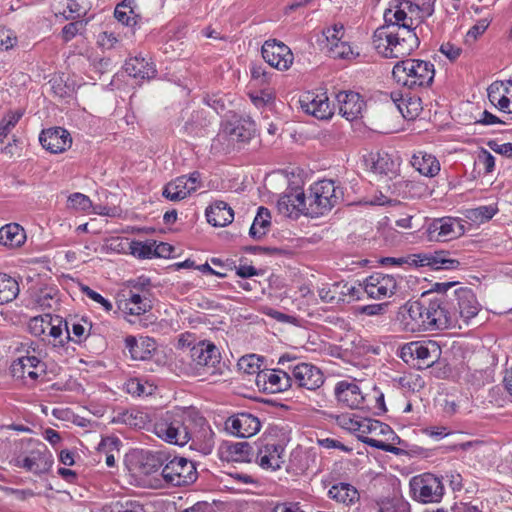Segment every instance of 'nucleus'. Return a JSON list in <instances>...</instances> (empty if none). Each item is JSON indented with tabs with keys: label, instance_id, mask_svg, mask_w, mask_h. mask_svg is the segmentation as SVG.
<instances>
[{
	"label": "nucleus",
	"instance_id": "obj_9",
	"mask_svg": "<svg viewBox=\"0 0 512 512\" xmlns=\"http://www.w3.org/2000/svg\"><path fill=\"white\" fill-rule=\"evenodd\" d=\"M161 475L167 484L184 486L194 483L198 473L194 462L184 457H174L162 468Z\"/></svg>",
	"mask_w": 512,
	"mask_h": 512
},
{
	"label": "nucleus",
	"instance_id": "obj_30",
	"mask_svg": "<svg viewBox=\"0 0 512 512\" xmlns=\"http://www.w3.org/2000/svg\"><path fill=\"white\" fill-rule=\"evenodd\" d=\"M391 99L401 115L407 120L416 119L423 110L421 98L418 96L403 98L400 93H391Z\"/></svg>",
	"mask_w": 512,
	"mask_h": 512
},
{
	"label": "nucleus",
	"instance_id": "obj_42",
	"mask_svg": "<svg viewBox=\"0 0 512 512\" xmlns=\"http://www.w3.org/2000/svg\"><path fill=\"white\" fill-rule=\"evenodd\" d=\"M112 422L125 424L135 429H142L148 422V416L142 411L126 410L114 416Z\"/></svg>",
	"mask_w": 512,
	"mask_h": 512
},
{
	"label": "nucleus",
	"instance_id": "obj_48",
	"mask_svg": "<svg viewBox=\"0 0 512 512\" xmlns=\"http://www.w3.org/2000/svg\"><path fill=\"white\" fill-rule=\"evenodd\" d=\"M478 106L470 101L464 102L459 107V121L466 125H476L480 122L478 119Z\"/></svg>",
	"mask_w": 512,
	"mask_h": 512
},
{
	"label": "nucleus",
	"instance_id": "obj_20",
	"mask_svg": "<svg viewBox=\"0 0 512 512\" xmlns=\"http://www.w3.org/2000/svg\"><path fill=\"white\" fill-rule=\"evenodd\" d=\"M292 381L297 386L308 390H316L324 383L322 371L315 365L309 363H300L293 368Z\"/></svg>",
	"mask_w": 512,
	"mask_h": 512
},
{
	"label": "nucleus",
	"instance_id": "obj_23",
	"mask_svg": "<svg viewBox=\"0 0 512 512\" xmlns=\"http://www.w3.org/2000/svg\"><path fill=\"white\" fill-rule=\"evenodd\" d=\"M277 210L285 217H298L299 214L308 215L307 199L304 192L295 190L279 197Z\"/></svg>",
	"mask_w": 512,
	"mask_h": 512
},
{
	"label": "nucleus",
	"instance_id": "obj_50",
	"mask_svg": "<svg viewBox=\"0 0 512 512\" xmlns=\"http://www.w3.org/2000/svg\"><path fill=\"white\" fill-rule=\"evenodd\" d=\"M344 34L345 29L342 24H334L333 26L323 30V35L325 37L324 49L328 51L334 44L341 43L343 41Z\"/></svg>",
	"mask_w": 512,
	"mask_h": 512
},
{
	"label": "nucleus",
	"instance_id": "obj_16",
	"mask_svg": "<svg viewBox=\"0 0 512 512\" xmlns=\"http://www.w3.org/2000/svg\"><path fill=\"white\" fill-rule=\"evenodd\" d=\"M255 383L264 392L279 393L291 387L292 378L280 369L263 370L256 376Z\"/></svg>",
	"mask_w": 512,
	"mask_h": 512
},
{
	"label": "nucleus",
	"instance_id": "obj_36",
	"mask_svg": "<svg viewBox=\"0 0 512 512\" xmlns=\"http://www.w3.org/2000/svg\"><path fill=\"white\" fill-rule=\"evenodd\" d=\"M126 73L138 80L151 79L156 75L154 65L142 57L129 58L124 66Z\"/></svg>",
	"mask_w": 512,
	"mask_h": 512
},
{
	"label": "nucleus",
	"instance_id": "obj_15",
	"mask_svg": "<svg viewBox=\"0 0 512 512\" xmlns=\"http://www.w3.org/2000/svg\"><path fill=\"white\" fill-rule=\"evenodd\" d=\"M363 290L372 299L391 297L397 290V281L392 275L374 273L364 280Z\"/></svg>",
	"mask_w": 512,
	"mask_h": 512
},
{
	"label": "nucleus",
	"instance_id": "obj_47",
	"mask_svg": "<svg viewBox=\"0 0 512 512\" xmlns=\"http://www.w3.org/2000/svg\"><path fill=\"white\" fill-rule=\"evenodd\" d=\"M487 363V367L482 370V378H485L487 382L494 381L495 369L498 366V355L497 352L489 347L487 349L482 348V363Z\"/></svg>",
	"mask_w": 512,
	"mask_h": 512
},
{
	"label": "nucleus",
	"instance_id": "obj_55",
	"mask_svg": "<svg viewBox=\"0 0 512 512\" xmlns=\"http://www.w3.org/2000/svg\"><path fill=\"white\" fill-rule=\"evenodd\" d=\"M51 315L46 314L44 316H36L30 319L28 323V329L34 336H41L48 331L51 326Z\"/></svg>",
	"mask_w": 512,
	"mask_h": 512
},
{
	"label": "nucleus",
	"instance_id": "obj_1",
	"mask_svg": "<svg viewBox=\"0 0 512 512\" xmlns=\"http://www.w3.org/2000/svg\"><path fill=\"white\" fill-rule=\"evenodd\" d=\"M372 43L377 52L385 58H404L415 51L420 44L415 31L400 28V31L377 28Z\"/></svg>",
	"mask_w": 512,
	"mask_h": 512
},
{
	"label": "nucleus",
	"instance_id": "obj_37",
	"mask_svg": "<svg viewBox=\"0 0 512 512\" xmlns=\"http://www.w3.org/2000/svg\"><path fill=\"white\" fill-rule=\"evenodd\" d=\"M328 496L346 506L353 505L360 499L358 490L353 485L344 482L333 485L328 491Z\"/></svg>",
	"mask_w": 512,
	"mask_h": 512
},
{
	"label": "nucleus",
	"instance_id": "obj_64",
	"mask_svg": "<svg viewBox=\"0 0 512 512\" xmlns=\"http://www.w3.org/2000/svg\"><path fill=\"white\" fill-rule=\"evenodd\" d=\"M486 144L495 153L512 159V143L511 142L499 144L497 140H489V141H487Z\"/></svg>",
	"mask_w": 512,
	"mask_h": 512
},
{
	"label": "nucleus",
	"instance_id": "obj_61",
	"mask_svg": "<svg viewBox=\"0 0 512 512\" xmlns=\"http://www.w3.org/2000/svg\"><path fill=\"white\" fill-rule=\"evenodd\" d=\"M126 387L128 393L137 396L151 395L154 389L152 385H150L147 389V387L141 383L139 379H130L126 384Z\"/></svg>",
	"mask_w": 512,
	"mask_h": 512
},
{
	"label": "nucleus",
	"instance_id": "obj_57",
	"mask_svg": "<svg viewBox=\"0 0 512 512\" xmlns=\"http://www.w3.org/2000/svg\"><path fill=\"white\" fill-rule=\"evenodd\" d=\"M260 358L255 355L244 356L239 360L238 366L244 373L256 374L263 372L260 370Z\"/></svg>",
	"mask_w": 512,
	"mask_h": 512
},
{
	"label": "nucleus",
	"instance_id": "obj_49",
	"mask_svg": "<svg viewBox=\"0 0 512 512\" xmlns=\"http://www.w3.org/2000/svg\"><path fill=\"white\" fill-rule=\"evenodd\" d=\"M119 443L120 441L116 437H106L98 444L97 450L99 453L105 454V462L108 467H113L115 465V457L112 452L114 450L119 451Z\"/></svg>",
	"mask_w": 512,
	"mask_h": 512
},
{
	"label": "nucleus",
	"instance_id": "obj_18",
	"mask_svg": "<svg viewBox=\"0 0 512 512\" xmlns=\"http://www.w3.org/2000/svg\"><path fill=\"white\" fill-rule=\"evenodd\" d=\"M225 428L231 434L248 438L255 435L261 428L260 420L250 413H238L225 422Z\"/></svg>",
	"mask_w": 512,
	"mask_h": 512
},
{
	"label": "nucleus",
	"instance_id": "obj_22",
	"mask_svg": "<svg viewBox=\"0 0 512 512\" xmlns=\"http://www.w3.org/2000/svg\"><path fill=\"white\" fill-rule=\"evenodd\" d=\"M300 105L304 112L320 120H327L333 115L329 98L324 93L317 95L307 92L301 96Z\"/></svg>",
	"mask_w": 512,
	"mask_h": 512
},
{
	"label": "nucleus",
	"instance_id": "obj_3",
	"mask_svg": "<svg viewBox=\"0 0 512 512\" xmlns=\"http://www.w3.org/2000/svg\"><path fill=\"white\" fill-rule=\"evenodd\" d=\"M392 76L399 85L409 89H417L431 86L435 69L429 61L406 59L394 65Z\"/></svg>",
	"mask_w": 512,
	"mask_h": 512
},
{
	"label": "nucleus",
	"instance_id": "obj_39",
	"mask_svg": "<svg viewBox=\"0 0 512 512\" xmlns=\"http://www.w3.org/2000/svg\"><path fill=\"white\" fill-rule=\"evenodd\" d=\"M412 166L421 174L427 177H434L440 171L439 161L427 153H418L413 155Z\"/></svg>",
	"mask_w": 512,
	"mask_h": 512
},
{
	"label": "nucleus",
	"instance_id": "obj_32",
	"mask_svg": "<svg viewBox=\"0 0 512 512\" xmlns=\"http://www.w3.org/2000/svg\"><path fill=\"white\" fill-rule=\"evenodd\" d=\"M207 221L215 227H225L234 219L232 208L224 201H215L206 209Z\"/></svg>",
	"mask_w": 512,
	"mask_h": 512
},
{
	"label": "nucleus",
	"instance_id": "obj_54",
	"mask_svg": "<svg viewBox=\"0 0 512 512\" xmlns=\"http://www.w3.org/2000/svg\"><path fill=\"white\" fill-rule=\"evenodd\" d=\"M380 512H411L410 504L402 497H393L380 503Z\"/></svg>",
	"mask_w": 512,
	"mask_h": 512
},
{
	"label": "nucleus",
	"instance_id": "obj_4",
	"mask_svg": "<svg viewBox=\"0 0 512 512\" xmlns=\"http://www.w3.org/2000/svg\"><path fill=\"white\" fill-rule=\"evenodd\" d=\"M343 193L332 180L313 184L307 199L308 215L319 217L329 212L342 200Z\"/></svg>",
	"mask_w": 512,
	"mask_h": 512
},
{
	"label": "nucleus",
	"instance_id": "obj_28",
	"mask_svg": "<svg viewBox=\"0 0 512 512\" xmlns=\"http://www.w3.org/2000/svg\"><path fill=\"white\" fill-rule=\"evenodd\" d=\"M459 315L463 322L468 324L479 313L477 295L470 288H460L456 291Z\"/></svg>",
	"mask_w": 512,
	"mask_h": 512
},
{
	"label": "nucleus",
	"instance_id": "obj_43",
	"mask_svg": "<svg viewBox=\"0 0 512 512\" xmlns=\"http://www.w3.org/2000/svg\"><path fill=\"white\" fill-rule=\"evenodd\" d=\"M270 225V213L267 208L259 207L257 215L250 227L249 234L254 239H261Z\"/></svg>",
	"mask_w": 512,
	"mask_h": 512
},
{
	"label": "nucleus",
	"instance_id": "obj_52",
	"mask_svg": "<svg viewBox=\"0 0 512 512\" xmlns=\"http://www.w3.org/2000/svg\"><path fill=\"white\" fill-rule=\"evenodd\" d=\"M92 325L86 319L82 318L81 322H72L70 328V341L80 344L89 335Z\"/></svg>",
	"mask_w": 512,
	"mask_h": 512
},
{
	"label": "nucleus",
	"instance_id": "obj_11",
	"mask_svg": "<svg viewBox=\"0 0 512 512\" xmlns=\"http://www.w3.org/2000/svg\"><path fill=\"white\" fill-rule=\"evenodd\" d=\"M390 432L392 431L389 425L378 420L362 418L357 424L355 434L360 441L373 448L399 455L401 453L399 448L368 436L369 434H387Z\"/></svg>",
	"mask_w": 512,
	"mask_h": 512
},
{
	"label": "nucleus",
	"instance_id": "obj_2",
	"mask_svg": "<svg viewBox=\"0 0 512 512\" xmlns=\"http://www.w3.org/2000/svg\"><path fill=\"white\" fill-rule=\"evenodd\" d=\"M192 407L175 408L159 415L154 423L153 432L161 440L178 446L187 444L186 427L190 422Z\"/></svg>",
	"mask_w": 512,
	"mask_h": 512
},
{
	"label": "nucleus",
	"instance_id": "obj_13",
	"mask_svg": "<svg viewBox=\"0 0 512 512\" xmlns=\"http://www.w3.org/2000/svg\"><path fill=\"white\" fill-rule=\"evenodd\" d=\"M429 329H448L457 325L455 313L444 297H437L426 302Z\"/></svg>",
	"mask_w": 512,
	"mask_h": 512
},
{
	"label": "nucleus",
	"instance_id": "obj_34",
	"mask_svg": "<svg viewBox=\"0 0 512 512\" xmlns=\"http://www.w3.org/2000/svg\"><path fill=\"white\" fill-rule=\"evenodd\" d=\"M26 241V233L17 223H9L0 228V245L15 249L21 247Z\"/></svg>",
	"mask_w": 512,
	"mask_h": 512
},
{
	"label": "nucleus",
	"instance_id": "obj_14",
	"mask_svg": "<svg viewBox=\"0 0 512 512\" xmlns=\"http://www.w3.org/2000/svg\"><path fill=\"white\" fill-rule=\"evenodd\" d=\"M404 328L410 332H420L429 329L426 301L407 302L401 311Z\"/></svg>",
	"mask_w": 512,
	"mask_h": 512
},
{
	"label": "nucleus",
	"instance_id": "obj_40",
	"mask_svg": "<svg viewBox=\"0 0 512 512\" xmlns=\"http://www.w3.org/2000/svg\"><path fill=\"white\" fill-rule=\"evenodd\" d=\"M48 334L53 338V345L55 347H64L65 344L70 342L69 323L58 316L51 318Z\"/></svg>",
	"mask_w": 512,
	"mask_h": 512
},
{
	"label": "nucleus",
	"instance_id": "obj_58",
	"mask_svg": "<svg viewBox=\"0 0 512 512\" xmlns=\"http://www.w3.org/2000/svg\"><path fill=\"white\" fill-rule=\"evenodd\" d=\"M505 86L502 81H495L487 88V96L492 105L499 109V99L505 93Z\"/></svg>",
	"mask_w": 512,
	"mask_h": 512
},
{
	"label": "nucleus",
	"instance_id": "obj_60",
	"mask_svg": "<svg viewBox=\"0 0 512 512\" xmlns=\"http://www.w3.org/2000/svg\"><path fill=\"white\" fill-rule=\"evenodd\" d=\"M68 202L71 208L82 211L88 210L92 205L89 197L81 193H74L70 195Z\"/></svg>",
	"mask_w": 512,
	"mask_h": 512
},
{
	"label": "nucleus",
	"instance_id": "obj_59",
	"mask_svg": "<svg viewBox=\"0 0 512 512\" xmlns=\"http://www.w3.org/2000/svg\"><path fill=\"white\" fill-rule=\"evenodd\" d=\"M439 51L445 55L450 61L454 62L464 53L465 56L468 55V51H463L460 47L456 46L451 42H444L441 44Z\"/></svg>",
	"mask_w": 512,
	"mask_h": 512
},
{
	"label": "nucleus",
	"instance_id": "obj_21",
	"mask_svg": "<svg viewBox=\"0 0 512 512\" xmlns=\"http://www.w3.org/2000/svg\"><path fill=\"white\" fill-rule=\"evenodd\" d=\"M39 141L44 149L54 154L64 152L72 144L70 133L62 127L43 130Z\"/></svg>",
	"mask_w": 512,
	"mask_h": 512
},
{
	"label": "nucleus",
	"instance_id": "obj_26",
	"mask_svg": "<svg viewBox=\"0 0 512 512\" xmlns=\"http://www.w3.org/2000/svg\"><path fill=\"white\" fill-rule=\"evenodd\" d=\"M335 396L338 402L345 407L358 409L364 401V396L355 383L340 381L335 387Z\"/></svg>",
	"mask_w": 512,
	"mask_h": 512
},
{
	"label": "nucleus",
	"instance_id": "obj_6",
	"mask_svg": "<svg viewBox=\"0 0 512 512\" xmlns=\"http://www.w3.org/2000/svg\"><path fill=\"white\" fill-rule=\"evenodd\" d=\"M190 356L199 375L214 376L219 374L221 355L218 348L212 342H198L191 348Z\"/></svg>",
	"mask_w": 512,
	"mask_h": 512
},
{
	"label": "nucleus",
	"instance_id": "obj_17",
	"mask_svg": "<svg viewBox=\"0 0 512 512\" xmlns=\"http://www.w3.org/2000/svg\"><path fill=\"white\" fill-rule=\"evenodd\" d=\"M261 53L265 62L278 70L288 69L293 61L289 47L277 43L275 40L266 41L262 46Z\"/></svg>",
	"mask_w": 512,
	"mask_h": 512
},
{
	"label": "nucleus",
	"instance_id": "obj_8",
	"mask_svg": "<svg viewBox=\"0 0 512 512\" xmlns=\"http://www.w3.org/2000/svg\"><path fill=\"white\" fill-rule=\"evenodd\" d=\"M442 355L441 346L434 340L413 341L400 349V358L409 363L418 360L421 365L430 367L437 363Z\"/></svg>",
	"mask_w": 512,
	"mask_h": 512
},
{
	"label": "nucleus",
	"instance_id": "obj_41",
	"mask_svg": "<svg viewBox=\"0 0 512 512\" xmlns=\"http://www.w3.org/2000/svg\"><path fill=\"white\" fill-rule=\"evenodd\" d=\"M119 309L129 315L139 316L151 309L150 301L139 294L131 293L129 298L120 301Z\"/></svg>",
	"mask_w": 512,
	"mask_h": 512
},
{
	"label": "nucleus",
	"instance_id": "obj_10",
	"mask_svg": "<svg viewBox=\"0 0 512 512\" xmlns=\"http://www.w3.org/2000/svg\"><path fill=\"white\" fill-rule=\"evenodd\" d=\"M410 489L414 499L422 503L439 502L444 494L441 480L430 473L413 477L410 480Z\"/></svg>",
	"mask_w": 512,
	"mask_h": 512
},
{
	"label": "nucleus",
	"instance_id": "obj_29",
	"mask_svg": "<svg viewBox=\"0 0 512 512\" xmlns=\"http://www.w3.org/2000/svg\"><path fill=\"white\" fill-rule=\"evenodd\" d=\"M219 452L222 459L232 462H250L254 454L248 442H224Z\"/></svg>",
	"mask_w": 512,
	"mask_h": 512
},
{
	"label": "nucleus",
	"instance_id": "obj_35",
	"mask_svg": "<svg viewBox=\"0 0 512 512\" xmlns=\"http://www.w3.org/2000/svg\"><path fill=\"white\" fill-rule=\"evenodd\" d=\"M226 131L233 141L247 142L255 133V123L250 118H240L230 121Z\"/></svg>",
	"mask_w": 512,
	"mask_h": 512
},
{
	"label": "nucleus",
	"instance_id": "obj_19",
	"mask_svg": "<svg viewBox=\"0 0 512 512\" xmlns=\"http://www.w3.org/2000/svg\"><path fill=\"white\" fill-rule=\"evenodd\" d=\"M339 111L348 121L362 118L366 109V102L362 96L354 91H341L336 95Z\"/></svg>",
	"mask_w": 512,
	"mask_h": 512
},
{
	"label": "nucleus",
	"instance_id": "obj_7",
	"mask_svg": "<svg viewBox=\"0 0 512 512\" xmlns=\"http://www.w3.org/2000/svg\"><path fill=\"white\" fill-rule=\"evenodd\" d=\"M10 372L14 380L34 387L46 375V364L36 356H23L12 362Z\"/></svg>",
	"mask_w": 512,
	"mask_h": 512
},
{
	"label": "nucleus",
	"instance_id": "obj_24",
	"mask_svg": "<svg viewBox=\"0 0 512 512\" xmlns=\"http://www.w3.org/2000/svg\"><path fill=\"white\" fill-rule=\"evenodd\" d=\"M462 233L460 223L452 218H441L434 220L428 228L430 240L446 242L458 237Z\"/></svg>",
	"mask_w": 512,
	"mask_h": 512
},
{
	"label": "nucleus",
	"instance_id": "obj_31",
	"mask_svg": "<svg viewBox=\"0 0 512 512\" xmlns=\"http://www.w3.org/2000/svg\"><path fill=\"white\" fill-rule=\"evenodd\" d=\"M396 10L388 9L385 14V25L380 28H388L394 31H400V28H405V30H413L415 31L414 22L411 16L408 15V12L399 4L396 6Z\"/></svg>",
	"mask_w": 512,
	"mask_h": 512
},
{
	"label": "nucleus",
	"instance_id": "obj_63",
	"mask_svg": "<svg viewBox=\"0 0 512 512\" xmlns=\"http://www.w3.org/2000/svg\"><path fill=\"white\" fill-rule=\"evenodd\" d=\"M127 9L128 7L124 4L118 5L115 9L114 15L119 22L127 26H131L134 25L136 21L131 16V14H133V11L131 9L127 11Z\"/></svg>",
	"mask_w": 512,
	"mask_h": 512
},
{
	"label": "nucleus",
	"instance_id": "obj_12",
	"mask_svg": "<svg viewBox=\"0 0 512 512\" xmlns=\"http://www.w3.org/2000/svg\"><path fill=\"white\" fill-rule=\"evenodd\" d=\"M256 462L263 469L275 471L284 463L285 444L277 441L271 435L257 442Z\"/></svg>",
	"mask_w": 512,
	"mask_h": 512
},
{
	"label": "nucleus",
	"instance_id": "obj_44",
	"mask_svg": "<svg viewBox=\"0 0 512 512\" xmlns=\"http://www.w3.org/2000/svg\"><path fill=\"white\" fill-rule=\"evenodd\" d=\"M448 253L445 251H435L427 253L426 264L433 269H455L458 267L459 262L455 259L447 257Z\"/></svg>",
	"mask_w": 512,
	"mask_h": 512
},
{
	"label": "nucleus",
	"instance_id": "obj_5",
	"mask_svg": "<svg viewBox=\"0 0 512 512\" xmlns=\"http://www.w3.org/2000/svg\"><path fill=\"white\" fill-rule=\"evenodd\" d=\"M187 429V444H190L192 450L198 451L203 455H208L212 452L215 441L214 432L208 424L207 420L193 408L190 422Z\"/></svg>",
	"mask_w": 512,
	"mask_h": 512
},
{
	"label": "nucleus",
	"instance_id": "obj_62",
	"mask_svg": "<svg viewBox=\"0 0 512 512\" xmlns=\"http://www.w3.org/2000/svg\"><path fill=\"white\" fill-rule=\"evenodd\" d=\"M337 288L338 286H336V283L331 285H323L321 288H319L318 295L320 299L325 303H337Z\"/></svg>",
	"mask_w": 512,
	"mask_h": 512
},
{
	"label": "nucleus",
	"instance_id": "obj_56",
	"mask_svg": "<svg viewBox=\"0 0 512 512\" xmlns=\"http://www.w3.org/2000/svg\"><path fill=\"white\" fill-rule=\"evenodd\" d=\"M330 57L334 59L351 60L358 56V53H354L352 47L348 42L342 41L339 44H334L331 49L327 51Z\"/></svg>",
	"mask_w": 512,
	"mask_h": 512
},
{
	"label": "nucleus",
	"instance_id": "obj_46",
	"mask_svg": "<svg viewBox=\"0 0 512 512\" xmlns=\"http://www.w3.org/2000/svg\"><path fill=\"white\" fill-rule=\"evenodd\" d=\"M97 512H144V509L137 501L118 500L104 505Z\"/></svg>",
	"mask_w": 512,
	"mask_h": 512
},
{
	"label": "nucleus",
	"instance_id": "obj_51",
	"mask_svg": "<svg viewBox=\"0 0 512 512\" xmlns=\"http://www.w3.org/2000/svg\"><path fill=\"white\" fill-rule=\"evenodd\" d=\"M154 240L132 241L129 245L130 253L139 259H149L153 257Z\"/></svg>",
	"mask_w": 512,
	"mask_h": 512
},
{
	"label": "nucleus",
	"instance_id": "obj_27",
	"mask_svg": "<svg viewBox=\"0 0 512 512\" xmlns=\"http://www.w3.org/2000/svg\"><path fill=\"white\" fill-rule=\"evenodd\" d=\"M365 161L371 170L380 175H385L391 178L398 172L399 163L387 152H372L367 156Z\"/></svg>",
	"mask_w": 512,
	"mask_h": 512
},
{
	"label": "nucleus",
	"instance_id": "obj_38",
	"mask_svg": "<svg viewBox=\"0 0 512 512\" xmlns=\"http://www.w3.org/2000/svg\"><path fill=\"white\" fill-rule=\"evenodd\" d=\"M196 191V186L187 185L186 176H180L166 184L162 195L170 201H180Z\"/></svg>",
	"mask_w": 512,
	"mask_h": 512
},
{
	"label": "nucleus",
	"instance_id": "obj_33",
	"mask_svg": "<svg viewBox=\"0 0 512 512\" xmlns=\"http://www.w3.org/2000/svg\"><path fill=\"white\" fill-rule=\"evenodd\" d=\"M125 345L133 360L149 359L156 350L155 341L149 337L137 340L135 337L129 336L125 339Z\"/></svg>",
	"mask_w": 512,
	"mask_h": 512
},
{
	"label": "nucleus",
	"instance_id": "obj_45",
	"mask_svg": "<svg viewBox=\"0 0 512 512\" xmlns=\"http://www.w3.org/2000/svg\"><path fill=\"white\" fill-rule=\"evenodd\" d=\"M19 294L18 282L7 275L0 276V304L14 300Z\"/></svg>",
	"mask_w": 512,
	"mask_h": 512
},
{
	"label": "nucleus",
	"instance_id": "obj_53",
	"mask_svg": "<svg viewBox=\"0 0 512 512\" xmlns=\"http://www.w3.org/2000/svg\"><path fill=\"white\" fill-rule=\"evenodd\" d=\"M23 112L21 110L9 111L0 120V142H3L4 138L9 134L12 128L22 118Z\"/></svg>",
	"mask_w": 512,
	"mask_h": 512
},
{
	"label": "nucleus",
	"instance_id": "obj_25",
	"mask_svg": "<svg viewBox=\"0 0 512 512\" xmlns=\"http://www.w3.org/2000/svg\"><path fill=\"white\" fill-rule=\"evenodd\" d=\"M15 465L34 474H42L51 468V455L46 449L44 451L33 450L23 458L18 457L15 460Z\"/></svg>",
	"mask_w": 512,
	"mask_h": 512
}]
</instances>
